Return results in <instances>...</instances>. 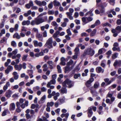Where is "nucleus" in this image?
I'll use <instances>...</instances> for the list:
<instances>
[{
	"label": "nucleus",
	"mask_w": 121,
	"mask_h": 121,
	"mask_svg": "<svg viewBox=\"0 0 121 121\" xmlns=\"http://www.w3.org/2000/svg\"><path fill=\"white\" fill-rule=\"evenodd\" d=\"M95 53V51L93 49L91 48H88L84 51V53L81 56V58L82 59L86 55L92 56Z\"/></svg>",
	"instance_id": "f257e3e1"
},
{
	"label": "nucleus",
	"mask_w": 121,
	"mask_h": 121,
	"mask_svg": "<svg viewBox=\"0 0 121 121\" xmlns=\"http://www.w3.org/2000/svg\"><path fill=\"white\" fill-rule=\"evenodd\" d=\"M43 19L42 18H36L34 20H32L30 22V24L32 26L35 25H38L44 22Z\"/></svg>",
	"instance_id": "f03ea898"
},
{
	"label": "nucleus",
	"mask_w": 121,
	"mask_h": 121,
	"mask_svg": "<svg viewBox=\"0 0 121 121\" xmlns=\"http://www.w3.org/2000/svg\"><path fill=\"white\" fill-rule=\"evenodd\" d=\"M53 42L52 38L51 37L47 40L45 44V47H47L49 48H53V46L52 43Z\"/></svg>",
	"instance_id": "7ed1b4c3"
},
{
	"label": "nucleus",
	"mask_w": 121,
	"mask_h": 121,
	"mask_svg": "<svg viewBox=\"0 0 121 121\" xmlns=\"http://www.w3.org/2000/svg\"><path fill=\"white\" fill-rule=\"evenodd\" d=\"M34 2L37 5L40 6H44L47 4L46 2L44 1H41L36 0H35Z\"/></svg>",
	"instance_id": "20e7f679"
},
{
	"label": "nucleus",
	"mask_w": 121,
	"mask_h": 121,
	"mask_svg": "<svg viewBox=\"0 0 121 121\" xmlns=\"http://www.w3.org/2000/svg\"><path fill=\"white\" fill-rule=\"evenodd\" d=\"M13 69V66L10 65H9L7 67V69L5 71V73L6 75L8 74L10 72L12 71Z\"/></svg>",
	"instance_id": "39448f33"
},
{
	"label": "nucleus",
	"mask_w": 121,
	"mask_h": 121,
	"mask_svg": "<svg viewBox=\"0 0 121 121\" xmlns=\"http://www.w3.org/2000/svg\"><path fill=\"white\" fill-rule=\"evenodd\" d=\"M33 43L35 47H41L43 45L42 43L41 42H38L36 40L33 41Z\"/></svg>",
	"instance_id": "423d86ee"
},
{
	"label": "nucleus",
	"mask_w": 121,
	"mask_h": 121,
	"mask_svg": "<svg viewBox=\"0 0 121 121\" xmlns=\"http://www.w3.org/2000/svg\"><path fill=\"white\" fill-rule=\"evenodd\" d=\"M94 79L93 78H91L87 81L86 83V84L87 87H89L91 86V83L94 81Z\"/></svg>",
	"instance_id": "0eeeda50"
},
{
	"label": "nucleus",
	"mask_w": 121,
	"mask_h": 121,
	"mask_svg": "<svg viewBox=\"0 0 121 121\" xmlns=\"http://www.w3.org/2000/svg\"><path fill=\"white\" fill-rule=\"evenodd\" d=\"M67 84L68 85V87L69 88H70L73 86L74 82L68 79H67Z\"/></svg>",
	"instance_id": "6e6552de"
},
{
	"label": "nucleus",
	"mask_w": 121,
	"mask_h": 121,
	"mask_svg": "<svg viewBox=\"0 0 121 121\" xmlns=\"http://www.w3.org/2000/svg\"><path fill=\"white\" fill-rule=\"evenodd\" d=\"M36 38L39 40L43 41V39L42 35L39 33H37L36 35Z\"/></svg>",
	"instance_id": "1a4fd4ad"
},
{
	"label": "nucleus",
	"mask_w": 121,
	"mask_h": 121,
	"mask_svg": "<svg viewBox=\"0 0 121 121\" xmlns=\"http://www.w3.org/2000/svg\"><path fill=\"white\" fill-rule=\"evenodd\" d=\"M12 94V91L10 90H9L5 94V96L9 98L11 96V95Z\"/></svg>",
	"instance_id": "9d476101"
},
{
	"label": "nucleus",
	"mask_w": 121,
	"mask_h": 121,
	"mask_svg": "<svg viewBox=\"0 0 121 121\" xmlns=\"http://www.w3.org/2000/svg\"><path fill=\"white\" fill-rule=\"evenodd\" d=\"M88 111V117L89 118L91 117L93 114V112L91 110V108H89Z\"/></svg>",
	"instance_id": "9b49d317"
},
{
	"label": "nucleus",
	"mask_w": 121,
	"mask_h": 121,
	"mask_svg": "<svg viewBox=\"0 0 121 121\" xmlns=\"http://www.w3.org/2000/svg\"><path fill=\"white\" fill-rule=\"evenodd\" d=\"M15 105L14 103H11L9 105V110L10 111H13L15 109Z\"/></svg>",
	"instance_id": "f8f14e48"
},
{
	"label": "nucleus",
	"mask_w": 121,
	"mask_h": 121,
	"mask_svg": "<svg viewBox=\"0 0 121 121\" xmlns=\"http://www.w3.org/2000/svg\"><path fill=\"white\" fill-rule=\"evenodd\" d=\"M15 69L19 71H20L22 68V65L20 64L19 65H15L14 66Z\"/></svg>",
	"instance_id": "ddd939ff"
},
{
	"label": "nucleus",
	"mask_w": 121,
	"mask_h": 121,
	"mask_svg": "<svg viewBox=\"0 0 121 121\" xmlns=\"http://www.w3.org/2000/svg\"><path fill=\"white\" fill-rule=\"evenodd\" d=\"M113 65L115 67L116 65L119 66H121V60H116L113 64Z\"/></svg>",
	"instance_id": "4468645a"
},
{
	"label": "nucleus",
	"mask_w": 121,
	"mask_h": 121,
	"mask_svg": "<svg viewBox=\"0 0 121 121\" xmlns=\"http://www.w3.org/2000/svg\"><path fill=\"white\" fill-rule=\"evenodd\" d=\"M56 83L55 80H51L48 83L47 86L48 88H49L51 84H54Z\"/></svg>",
	"instance_id": "2eb2a0df"
},
{
	"label": "nucleus",
	"mask_w": 121,
	"mask_h": 121,
	"mask_svg": "<svg viewBox=\"0 0 121 121\" xmlns=\"http://www.w3.org/2000/svg\"><path fill=\"white\" fill-rule=\"evenodd\" d=\"M10 82H7L3 87V89L5 91H6L8 89V87L10 86Z\"/></svg>",
	"instance_id": "dca6fc26"
},
{
	"label": "nucleus",
	"mask_w": 121,
	"mask_h": 121,
	"mask_svg": "<svg viewBox=\"0 0 121 121\" xmlns=\"http://www.w3.org/2000/svg\"><path fill=\"white\" fill-rule=\"evenodd\" d=\"M33 5L34 4L33 1L30 0L28 4H26L25 5V6L27 9H29L31 7L33 6Z\"/></svg>",
	"instance_id": "f3484780"
},
{
	"label": "nucleus",
	"mask_w": 121,
	"mask_h": 121,
	"mask_svg": "<svg viewBox=\"0 0 121 121\" xmlns=\"http://www.w3.org/2000/svg\"><path fill=\"white\" fill-rule=\"evenodd\" d=\"M96 69V72L98 73H103L104 72V69H102V68L100 67H97Z\"/></svg>",
	"instance_id": "a211bd4d"
},
{
	"label": "nucleus",
	"mask_w": 121,
	"mask_h": 121,
	"mask_svg": "<svg viewBox=\"0 0 121 121\" xmlns=\"http://www.w3.org/2000/svg\"><path fill=\"white\" fill-rule=\"evenodd\" d=\"M28 102L27 101H26L25 103L20 104V106L23 109L24 108L26 107H27L28 106Z\"/></svg>",
	"instance_id": "6ab92c4d"
},
{
	"label": "nucleus",
	"mask_w": 121,
	"mask_h": 121,
	"mask_svg": "<svg viewBox=\"0 0 121 121\" xmlns=\"http://www.w3.org/2000/svg\"><path fill=\"white\" fill-rule=\"evenodd\" d=\"M16 105L17 108L16 109V111L18 112H20L21 110L20 109V104L19 102H17Z\"/></svg>",
	"instance_id": "aec40b11"
},
{
	"label": "nucleus",
	"mask_w": 121,
	"mask_h": 121,
	"mask_svg": "<svg viewBox=\"0 0 121 121\" xmlns=\"http://www.w3.org/2000/svg\"><path fill=\"white\" fill-rule=\"evenodd\" d=\"M51 25L54 27V29L55 30L57 29L58 25L57 23L55 21H53L51 23Z\"/></svg>",
	"instance_id": "412c9836"
},
{
	"label": "nucleus",
	"mask_w": 121,
	"mask_h": 121,
	"mask_svg": "<svg viewBox=\"0 0 121 121\" xmlns=\"http://www.w3.org/2000/svg\"><path fill=\"white\" fill-rule=\"evenodd\" d=\"M106 51L105 49L103 48L99 49L98 51V55L101 54L103 52H104Z\"/></svg>",
	"instance_id": "4be33fe9"
},
{
	"label": "nucleus",
	"mask_w": 121,
	"mask_h": 121,
	"mask_svg": "<svg viewBox=\"0 0 121 121\" xmlns=\"http://www.w3.org/2000/svg\"><path fill=\"white\" fill-rule=\"evenodd\" d=\"M12 74L14 76V78L15 80H17L18 78L19 75L17 72H13L12 73Z\"/></svg>",
	"instance_id": "5701e85b"
},
{
	"label": "nucleus",
	"mask_w": 121,
	"mask_h": 121,
	"mask_svg": "<svg viewBox=\"0 0 121 121\" xmlns=\"http://www.w3.org/2000/svg\"><path fill=\"white\" fill-rule=\"evenodd\" d=\"M30 24V21L29 20L23 21L22 23V24L23 26L26 25H29Z\"/></svg>",
	"instance_id": "b1692460"
},
{
	"label": "nucleus",
	"mask_w": 121,
	"mask_h": 121,
	"mask_svg": "<svg viewBox=\"0 0 121 121\" xmlns=\"http://www.w3.org/2000/svg\"><path fill=\"white\" fill-rule=\"evenodd\" d=\"M60 60V64L63 65H65L66 64V63L65 62V58L63 57H62L61 58Z\"/></svg>",
	"instance_id": "393cba45"
},
{
	"label": "nucleus",
	"mask_w": 121,
	"mask_h": 121,
	"mask_svg": "<svg viewBox=\"0 0 121 121\" xmlns=\"http://www.w3.org/2000/svg\"><path fill=\"white\" fill-rule=\"evenodd\" d=\"M54 5L55 6H59L60 5V2L56 0H55L53 1Z\"/></svg>",
	"instance_id": "a878e982"
},
{
	"label": "nucleus",
	"mask_w": 121,
	"mask_h": 121,
	"mask_svg": "<svg viewBox=\"0 0 121 121\" xmlns=\"http://www.w3.org/2000/svg\"><path fill=\"white\" fill-rule=\"evenodd\" d=\"M13 38L19 39L21 37L20 35L18 33H16L13 35Z\"/></svg>",
	"instance_id": "bb28decb"
},
{
	"label": "nucleus",
	"mask_w": 121,
	"mask_h": 121,
	"mask_svg": "<svg viewBox=\"0 0 121 121\" xmlns=\"http://www.w3.org/2000/svg\"><path fill=\"white\" fill-rule=\"evenodd\" d=\"M60 92L61 93L63 94H66L67 92V90L66 88L62 87L60 90Z\"/></svg>",
	"instance_id": "cd10ccee"
},
{
	"label": "nucleus",
	"mask_w": 121,
	"mask_h": 121,
	"mask_svg": "<svg viewBox=\"0 0 121 121\" xmlns=\"http://www.w3.org/2000/svg\"><path fill=\"white\" fill-rule=\"evenodd\" d=\"M42 67L43 68V70L44 72L46 71L48 69L47 65L46 64H44Z\"/></svg>",
	"instance_id": "c85d7f7f"
},
{
	"label": "nucleus",
	"mask_w": 121,
	"mask_h": 121,
	"mask_svg": "<svg viewBox=\"0 0 121 121\" xmlns=\"http://www.w3.org/2000/svg\"><path fill=\"white\" fill-rule=\"evenodd\" d=\"M97 30L96 29H94L91 33L90 36H94Z\"/></svg>",
	"instance_id": "c756f323"
},
{
	"label": "nucleus",
	"mask_w": 121,
	"mask_h": 121,
	"mask_svg": "<svg viewBox=\"0 0 121 121\" xmlns=\"http://www.w3.org/2000/svg\"><path fill=\"white\" fill-rule=\"evenodd\" d=\"M74 54L78 55L80 53L79 49L78 47H76L74 50Z\"/></svg>",
	"instance_id": "7c9ffc66"
},
{
	"label": "nucleus",
	"mask_w": 121,
	"mask_h": 121,
	"mask_svg": "<svg viewBox=\"0 0 121 121\" xmlns=\"http://www.w3.org/2000/svg\"><path fill=\"white\" fill-rule=\"evenodd\" d=\"M86 17H83L82 18V22H83V25H84L88 23V22L86 20Z\"/></svg>",
	"instance_id": "2f4dec72"
},
{
	"label": "nucleus",
	"mask_w": 121,
	"mask_h": 121,
	"mask_svg": "<svg viewBox=\"0 0 121 121\" xmlns=\"http://www.w3.org/2000/svg\"><path fill=\"white\" fill-rule=\"evenodd\" d=\"M104 81L106 82L107 83V85L109 84L112 82H113V81H109V79L108 78L104 79Z\"/></svg>",
	"instance_id": "473e14b6"
},
{
	"label": "nucleus",
	"mask_w": 121,
	"mask_h": 121,
	"mask_svg": "<svg viewBox=\"0 0 121 121\" xmlns=\"http://www.w3.org/2000/svg\"><path fill=\"white\" fill-rule=\"evenodd\" d=\"M54 103L52 102H48L47 104V107H52L54 105Z\"/></svg>",
	"instance_id": "72a5a7b5"
},
{
	"label": "nucleus",
	"mask_w": 121,
	"mask_h": 121,
	"mask_svg": "<svg viewBox=\"0 0 121 121\" xmlns=\"http://www.w3.org/2000/svg\"><path fill=\"white\" fill-rule=\"evenodd\" d=\"M28 56V55H23V56L22 57V60L23 61H27V58Z\"/></svg>",
	"instance_id": "f704fd0d"
},
{
	"label": "nucleus",
	"mask_w": 121,
	"mask_h": 121,
	"mask_svg": "<svg viewBox=\"0 0 121 121\" xmlns=\"http://www.w3.org/2000/svg\"><path fill=\"white\" fill-rule=\"evenodd\" d=\"M46 98V95H43L41 98L40 99V102H41V103H43L44 102Z\"/></svg>",
	"instance_id": "c9c22d12"
},
{
	"label": "nucleus",
	"mask_w": 121,
	"mask_h": 121,
	"mask_svg": "<svg viewBox=\"0 0 121 121\" xmlns=\"http://www.w3.org/2000/svg\"><path fill=\"white\" fill-rule=\"evenodd\" d=\"M11 61V60L10 59H7V61L6 62L4 63V66L6 67L10 63Z\"/></svg>",
	"instance_id": "e433bc0d"
},
{
	"label": "nucleus",
	"mask_w": 121,
	"mask_h": 121,
	"mask_svg": "<svg viewBox=\"0 0 121 121\" xmlns=\"http://www.w3.org/2000/svg\"><path fill=\"white\" fill-rule=\"evenodd\" d=\"M99 83L98 82L95 83L94 85V88L95 89L97 88L99 86Z\"/></svg>",
	"instance_id": "4c0bfd02"
},
{
	"label": "nucleus",
	"mask_w": 121,
	"mask_h": 121,
	"mask_svg": "<svg viewBox=\"0 0 121 121\" xmlns=\"http://www.w3.org/2000/svg\"><path fill=\"white\" fill-rule=\"evenodd\" d=\"M60 95V94L58 92H57L56 94L53 97L54 99L56 100L57 99V97Z\"/></svg>",
	"instance_id": "58836bf2"
},
{
	"label": "nucleus",
	"mask_w": 121,
	"mask_h": 121,
	"mask_svg": "<svg viewBox=\"0 0 121 121\" xmlns=\"http://www.w3.org/2000/svg\"><path fill=\"white\" fill-rule=\"evenodd\" d=\"M3 19L2 20V21L5 22V21L8 19V17L6 15H4L3 16Z\"/></svg>",
	"instance_id": "ea45409f"
},
{
	"label": "nucleus",
	"mask_w": 121,
	"mask_h": 121,
	"mask_svg": "<svg viewBox=\"0 0 121 121\" xmlns=\"http://www.w3.org/2000/svg\"><path fill=\"white\" fill-rule=\"evenodd\" d=\"M108 2L112 5H114L115 4V0H107Z\"/></svg>",
	"instance_id": "a19ab883"
},
{
	"label": "nucleus",
	"mask_w": 121,
	"mask_h": 121,
	"mask_svg": "<svg viewBox=\"0 0 121 121\" xmlns=\"http://www.w3.org/2000/svg\"><path fill=\"white\" fill-rule=\"evenodd\" d=\"M73 63V60H70L67 63V65L69 67L70 65H72Z\"/></svg>",
	"instance_id": "79ce46f5"
},
{
	"label": "nucleus",
	"mask_w": 121,
	"mask_h": 121,
	"mask_svg": "<svg viewBox=\"0 0 121 121\" xmlns=\"http://www.w3.org/2000/svg\"><path fill=\"white\" fill-rule=\"evenodd\" d=\"M112 50L113 51L117 50L118 52H120L121 51L119 47L116 48V47H114L112 48Z\"/></svg>",
	"instance_id": "37998d69"
},
{
	"label": "nucleus",
	"mask_w": 121,
	"mask_h": 121,
	"mask_svg": "<svg viewBox=\"0 0 121 121\" xmlns=\"http://www.w3.org/2000/svg\"><path fill=\"white\" fill-rule=\"evenodd\" d=\"M102 25L103 27H105L107 26H108L110 27L111 26V25L110 24H109L108 22H106L102 24Z\"/></svg>",
	"instance_id": "c03bdc74"
},
{
	"label": "nucleus",
	"mask_w": 121,
	"mask_h": 121,
	"mask_svg": "<svg viewBox=\"0 0 121 121\" xmlns=\"http://www.w3.org/2000/svg\"><path fill=\"white\" fill-rule=\"evenodd\" d=\"M118 55V54L117 53H114L112 55V58L113 59H115L117 57Z\"/></svg>",
	"instance_id": "a18cd8bd"
},
{
	"label": "nucleus",
	"mask_w": 121,
	"mask_h": 121,
	"mask_svg": "<svg viewBox=\"0 0 121 121\" xmlns=\"http://www.w3.org/2000/svg\"><path fill=\"white\" fill-rule=\"evenodd\" d=\"M11 45L13 47H16V46L17 44L15 41H13L11 42Z\"/></svg>",
	"instance_id": "49530a36"
},
{
	"label": "nucleus",
	"mask_w": 121,
	"mask_h": 121,
	"mask_svg": "<svg viewBox=\"0 0 121 121\" xmlns=\"http://www.w3.org/2000/svg\"><path fill=\"white\" fill-rule=\"evenodd\" d=\"M49 15H53L54 13V11L53 10L49 11L48 12Z\"/></svg>",
	"instance_id": "de8ad7c7"
},
{
	"label": "nucleus",
	"mask_w": 121,
	"mask_h": 121,
	"mask_svg": "<svg viewBox=\"0 0 121 121\" xmlns=\"http://www.w3.org/2000/svg\"><path fill=\"white\" fill-rule=\"evenodd\" d=\"M80 74L79 73L75 74L74 76V78L75 79L77 78L80 76Z\"/></svg>",
	"instance_id": "09e8293b"
},
{
	"label": "nucleus",
	"mask_w": 121,
	"mask_h": 121,
	"mask_svg": "<svg viewBox=\"0 0 121 121\" xmlns=\"http://www.w3.org/2000/svg\"><path fill=\"white\" fill-rule=\"evenodd\" d=\"M70 70V68L69 67L67 66L65 67V72L67 73Z\"/></svg>",
	"instance_id": "8fccbe9b"
},
{
	"label": "nucleus",
	"mask_w": 121,
	"mask_h": 121,
	"mask_svg": "<svg viewBox=\"0 0 121 121\" xmlns=\"http://www.w3.org/2000/svg\"><path fill=\"white\" fill-rule=\"evenodd\" d=\"M53 7V2H51L48 5V7L49 9H51Z\"/></svg>",
	"instance_id": "3c124183"
},
{
	"label": "nucleus",
	"mask_w": 121,
	"mask_h": 121,
	"mask_svg": "<svg viewBox=\"0 0 121 121\" xmlns=\"http://www.w3.org/2000/svg\"><path fill=\"white\" fill-rule=\"evenodd\" d=\"M95 25L97 26L99 25L100 24V22L99 20H98L96 21L95 23Z\"/></svg>",
	"instance_id": "603ef678"
},
{
	"label": "nucleus",
	"mask_w": 121,
	"mask_h": 121,
	"mask_svg": "<svg viewBox=\"0 0 121 121\" xmlns=\"http://www.w3.org/2000/svg\"><path fill=\"white\" fill-rule=\"evenodd\" d=\"M67 79H66L64 82L62 83V84L63 86L66 87L67 86Z\"/></svg>",
	"instance_id": "864d4df0"
},
{
	"label": "nucleus",
	"mask_w": 121,
	"mask_h": 121,
	"mask_svg": "<svg viewBox=\"0 0 121 121\" xmlns=\"http://www.w3.org/2000/svg\"><path fill=\"white\" fill-rule=\"evenodd\" d=\"M40 89V87L39 86H37L34 87L33 88V90L35 91H36L37 90H39Z\"/></svg>",
	"instance_id": "5fc2aeb1"
},
{
	"label": "nucleus",
	"mask_w": 121,
	"mask_h": 121,
	"mask_svg": "<svg viewBox=\"0 0 121 121\" xmlns=\"http://www.w3.org/2000/svg\"><path fill=\"white\" fill-rule=\"evenodd\" d=\"M7 39L5 37H4L3 39L0 40V43H3L4 42L6 41Z\"/></svg>",
	"instance_id": "6e6d98bb"
},
{
	"label": "nucleus",
	"mask_w": 121,
	"mask_h": 121,
	"mask_svg": "<svg viewBox=\"0 0 121 121\" xmlns=\"http://www.w3.org/2000/svg\"><path fill=\"white\" fill-rule=\"evenodd\" d=\"M86 18L87 20V21L88 22L92 21L93 20L92 18L90 17H86Z\"/></svg>",
	"instance_id": "4d7b16f0"
},
{
	"label": "nucleus",
	"mask_w": 121,
	"mask_h": 121,
	"mask_svg": "<svg viewBox=\"0 0 121 121\" xmlns=\"http://www.w3.org/2000/svg\"><path fill=\"white\" fill-rule=\"evenodd\" d=\"M116 29L117 30V33H119L121 30V28L120 26H118L116 28Z\"/></svg>",
	"instance_id": "13d9d810"
},
{
	"label": "nucleus",
	"mask_w": 121,
	"mask_h": 121,
	"mask_svg": "<svg viewBox=\"0 0 121 121\" xmlns=\"http://www.w3.org/2000/svg\"><path fill=\"white\" fill-rule=\"evenodd\" d=\"M43 36L44 37H46L47 36V30H45L43 33Z\"/></svg>",
	"instance_id": "bf43d9fd"
},
{
	"label": "nucleus",
	"mask_w": 121,
	"mask_h": 121,
	"mask_svg": "<svg viewBox=\"0 0 121 121\" xmlns=\"http://www.w3.org/2000/svg\"><path fill=\"white\" fill-rule=\"evenodd\" d=\"M66 32L68 34L67 35H72L71 32L69 29H67L66 30Z\"/></svg>",
	"instance_id": "052dcab7"
},
{
	"label": "nucleus",
	"mask_w": 121,
	"mask_h": 121,
	"mask_svg": "<svg viewBox=\"0 0 121 121\" xmlns=\"http://www.w3.org/2000/svg\"><path fill=\"white\" fill-rule=\"evenodd\" d=\"M81 35L82 37L85 36L87 37L88 36V35L85 32H83L81 34Z\"/></svg>",
	"instance_id": "680f3d73"
},
{
	"label": "nucleus",
	"mask_w": 121,
	"mask_h": 121,
	"mask_svg": "<svg viewBox=\"0 0 121 121\" xmlns=\"http://www.w3.org/2000/svg\"><path fill=\"white\" fill-rule=\"evenodd\" d=\"M7 111V110L5 109L2 112V116H3L6 115V113Z\"/></svg>",
	"instance_id": "e2e57ef3"
},
{
	"label": "nucleus",
	"mask_w": 121,
	"mask_h": 121,
	"mask_svg": "<svg viewBox=\"0 0 121 121\" xmlns=\"http://www.w3.org/2000/svg\"><path fill=\"white\" fill-rule=\"evenodd\" d=\"M65 98H63L61 99H59L58 100V101H60L61 103H63L65 101Z\"/></svg>",
	"instance_id": "0e129e2a"
},
{
	"label": "nucleus",
	"mask_w": 121,
	"mask_h": 121,
	"mask_svg": "<svg viewBox=\"0 0 121 121\" xmlns=\"http://www.w3.org/2000/svg\"><path fill=\"white\" fill-rule=\"evenodd\" d=\"M57 68L58 72L59 73H61V70L60 69V66L58 65H57Z\"/></svg>",
	"instance_id": "69168bd1"
},
{
	"label": "nucleus",
	"mask_w": 121,
	"mask_h": 121,
	"mask_svg": "<svg viewBox=\"0 0 121 121\" xmlns=\"http://www.w3.org/2000/svg\"><path fill=\"white\" fill-rule=\"evenodd\" d=\"M6 80V79L5 78H3L1 79V82H0V85H1Z\"/></svg>",
	"instance_id": "338daca9"
},
{
	"label": "nucleus",
	"mask_w": 121,
	"mask_h": 121,
	"mask_svg": "<svg viewBox=\"0 0 121 121\" xmlns=\"http://www.w3.org/2000/svg\"><path fill=\"white\" fill-rule=\"evenodd\" d=\"M79 14L77 12H75L74 14V17L75 18H77Z\"/></svg>",
	"instance_id": "774afa93"
}]
</instances>
